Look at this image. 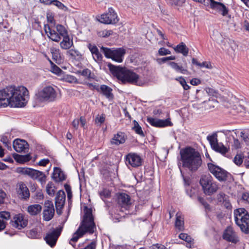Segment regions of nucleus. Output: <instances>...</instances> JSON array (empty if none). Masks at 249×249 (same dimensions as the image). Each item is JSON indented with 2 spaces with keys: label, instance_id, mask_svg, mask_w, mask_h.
Here are the masks:
<instances>
[{
  "label": "nucleus",
  "instance_id": "1",
  "mask_svg": "<svg viewBox=\"0 0 249 249\" xmlns=\"http://www.w3.org/2000/svg\"><path fill=\"white\" fill-rule=\"evenodd\" d=\"M29 98V91L23 86H10L0 90V107H23Z\"/></svg>",
  "mask_w": 249,
  "mask_h": 249
},
{
  "label": "nucleus",
  "instance_id": "2",
  "mask_svg": "<svg viewBox=\"0 0 249 249\" xmlns=\"http://www.w3.org/2000/svg\"><path fill=\"white\" fill-rule=\"evenodd\" d=\"M84 212L83 220L69 241L70 244L74 248L75 246V243L80 237H82L86 233L92 234L96 229L91 210L85 207Z\"/></svg>",
  "mask_w": 249,
  "mask_h": 249
},
{
  "label": "nucleus",
  "instance_id": "3",
  "mask_svg": "<svg viewBox=\"0 0 249 249\" xmlns=\"http://www.w3.org/2000/svg\"><path fill=\"white\" fill-rule=\"evenodd\" d=\"M182 165L192 172H196L201 166L202 160L199 153L194 148L188 147L181 153Z\"/></svg>",
  "mask_w": 249,
  "mask_h": 249
},
{
  "label": "nucleus",
  "instance_id": "4",
  "mask_svg": "<svg viewBox=\"0 0 249 249\" xmlns=\"http://www.w3.org/2000/svg\"><path fill=\"white\" fill-rule=\"evenodd\" d=\"M108 67L112 74L121 81L122 83H128L138 86L142 85V82L140 80L139 75L134 71L110 64L108 65Z\"/></svg>",
  "mask_w": 249,
  "mask_h": 249
},
{
  "label": "nucleus",
  "instance_id": "5",
  "mask_svg": "<svg viewBox=\"0 0 249 249\" xmlns=\"http://www.w3.org/2000/svg\"><path fill=\"white\" fill-rule=\"evenodd\" d=\"M234 220L241 231L249 233V214L244 208H239L234 211Z\"/></svg>",
  "mask_w": 249,
  "mask_h": 249
},
{
  "label": "nucleus",
  "instance_id": "6",
  "mask_svg": "<svg viewBox=\"0 0 249 249\" xmlns=\"http://www.w3.org/2000/svg\"><path fill=\"white\" fill-rule=\"evenodd\" d=\"M199 182L204 193L207 195H212L218 189V184L213 180L210 174L202 176Z\"/></svg>",
  "mask_w": 249,
  "mask_h": 249
},
{
  "label": "nucleus",
  "instance_id": "7",
  "mask_svg": "<svg viewBox=\"0 0 249 249\" xmlns=\"http://www.w3.org/2000/svg\"><path fill=\"white\" fill-rule=\"evenodd\" d=\"M37 99L41 102H53L56 100L57 93L52 86L44 87L36 94Z\"/></svg>",
  "mask_w": 249,
  "mask_h": 249
},
{
  "label": "nucleus",
  "instance_id": "8",
  "mask_svg": "<svg viewBox=\"0 0 249 249\" xmlns=\"http://www.w3.org/2000/svg\"><path fill=\"white\" fill-rule=\"evenodd\" d=\"M56 30L57 32L51 29L49 25H45L44 26V30L47 36L53 41L59 42L61 39V36L68 35L66 28L61 24L56 25Z\"/></svg>",
  "mask_w": 249,
  "mask_h": 249
},
{
  "label": "nucleus",
  "instance_id": "9",
  "mask_svg": "<svg viewBox=\"0 0 249 249\" xmlns=\"http://www.w3.org/2000/svg\"><path fill=\"white\" fill-rule=\"evenodd\" d=\"M101 50L107 58H111L113 60L119 63L123 61L124 56L125 53V50L123 48L110 49L102 47Z\"/></svg>",
  "mask_w": 249,
  "mask_h": 249
},
{
  "label": "nucleus",
  "instance_id": "10",
  "mask_svg": "<svg viewBox=\"0 0 249 249\" xmlns=\"http://www.w3.org/2000/svg\"><path fill=\"white\" fill-rule=\"evenodd\" d=\"M210 172L220 181H224L231 177V175L223 169L212 163H208Z\"/></svg>",
  "mask_w": 249,
  "mask_h": 249
},
{
  "label": "nucleus",
  "instance_id": "11",
  "mask_svg": "<svg viewBox=\"0 0 249 249\" xmlns=\"http://www.w3.org/2000/svg\"><path fill=\"white\" fill-rule=\"evenodd\" d=\"M99 21L106 24H115L119 21L117 14L112 8H109L108 12L101 15Z\"/></svg>",
  "mask_w": 249,
  "mask_h": 249
},
{
  "label": "nucleus",
  "instance_id": "12",
  "mask_svg": "<svg viewBox=\"0 0 249 249\" xmlns=\"http://www.w3.org/2000/svg\"><path fill=\"white\" fill-rule=\"evenodd\" d=\"M23 174L27 175L34 179H37L41 183H44L46 181V176L44 173L38 170L29 168H24L21 170Z\"/></svg>",
  "mask_w": 249,
  "mask_h": 249
},
{
  "label": "nucleus",
  "instance_id": "13",
  "mask_svg": "<svg viewBox=\"0 0 249 249\" xmlns=\"http://www.w3.org/2000/svg\"><path fill=\"white\" fill-rule=\"evenodd\" d=\"M28 223L27 217L23 214L18 213L14 216L11 220V225L18 230L26 227Z\"/></svg>",
  "mask_w": 249,
  "mask_h": 249
},
{
  "label": "nucleus",
  "instance_id": "14",
  "mask_svg": "<svg viewBox=\"0 0 249 249\" xmlns=\"http://www.w3.org/2000/svg\"><path fill=\"white\" fill-rule=\"evenodd\" d=\"M62 231V228H57L48 232L44 238L46 243L51 247L55 246L58 237Z\"/></svg>",
  "mask_w": 249,
  "mask_h": 249
},
{
  "label": "nucleus",
  "instance_id": "15",
  "mask_svg": "<svg viewBox=\"0 0 249 249\" xmlns=\"http://www.w3.org/2000/svg\"><path fill=\"white\" fill-rule=\"evenodd\" d=\"M54 214V209L52 201L47 200L45 202L43 212V219L47 221L53 218Z\"/></svg>",
  "mask_w": 249,
  "mask_h": 249
},
{
  "label": "nucleus",
  "instance_id": "16",
  "mask_svg": "<svg viewBox=\"0 0 249 249\" xmlns=\"http://www.w3.org/2000/svg\"><path fill=\"white\" fill-rule=\"evenodd\" d=\"M142 159L138 154L130 153L125 157V163L127 165H130L133 167H137L142 165Z\"/></svg>",
  "mask_w": 249,
  "mask_h": 249
},
{
  "label": "nucleus",
  "instance_id": "17",
  "mask_svg": "<svg viewBox=\"0 0 249 249\" xmlns=\"http://www.w3.org/2000/svg\"><path fill=\"white\" fill-rule=\"evenodd\" d=\"M66 200V195L64 191L59 190L56 194L55 204L56 212L58 214L61 213V209L64 206Z\"/></svg>",
  "mask_w": 249,
  "mask_h": 249
},
{
  "label": "nucleus",
  "instance_id": "18",
  "mask_svg": "<svg viewBox=\"0 0 249 249\" xmlns=\"http://www.w3.org/2000/svg\"><path fill=\"white\" fill-rule=\"evenodd\" d=\"M213 148L216 151L224 155L228 152L229 148L225 146L222 143H218L217 139L212 136L208 139Z\"/></svg>",
  "mask_w": 249,
  "mask_h": 249
},
{
  "label": "nucleus",
  "instance_id": "19",
  "mask_svg": "<svg viewBox=\"0 0 249 249\" xmlns=\"http://www.w3.org/2000/svg\"><path fill=\"white\" fill-rule=\"evenodd\" d=\"M17 190L19 197L27 199L30 196L29 190L26 185L23 182H19L17 185Z\"/></svg>",
  "mask_w": 249,
  "mask_h": 249
},
{
  "label": "nucleus",
  "instance_id": "20",
  "mask_svg": "<svg viewBox=\"0 0 249 249\" xmlns=\"http://www.w3.org/2000/svg\"><path fill=\"white\" fill-rule=\"evenodd\" d=\"M223 237L224 239L232 243H236L238 241L236 233L230 226L227 227L225 230Z\"/></svg>",
  "mask_w": 249,
  "mask_h": 249
},
{
  "label": "nucleus",
  "instance_id": "21",
  "mask_svg": "<svg viewBox=\"0 0 249 249\" xmlns=\"http://www.w3.org/2000/svg\"><path fill=\"white\" fill-rule=\"evenodd\" d=\"M117 202L122 208L126 209V207L131 204L130 197L125 193H120L117 196Z\"/></svg>",
  "mask_w": 249,
  "mask_h": 249
},
{
  "label": "nucleus",
  "instance_id": "22",
  "mask_svg": "<svg viewBox=\"0 0 249 249\" xmlns=\"http://www.w3.org/2000/svg\"><path fill=\"white\" fill-rule=\"evenodd\" d=\"M13 147L17 152H25L28 148V144L25 140L17 139L13 142Z\"/></svg>",
  "mask_w": 249,
  "mask_h": 249
},
{
  "label": "nucleus",
  "instance_id": "23",
  "mask_svg": "<svg viewBox=\"0 0 249 249\" xmlns=\"http://www.w3.org/2000/svg\"><path fill=\"white\" fill-rule=\"evenodd\" d=\"M126 140V136L122 132H118L114 134L110 140V143L112 145H119L125 142Z\"/></svg>",
  "mask_w": 249,
  "mask_h": 249
},
{
  "label": "nucleus",
  "instance_id": "24",
  "mask_svg": "<svg viewBox=\"0 0 249 249\" xmlns=\"http://www.w3.org/2000/svg\"><path fill=\"white\" fill-rule=\"evenodd\" d=\"M147 122L152 126L156 127H164L170 125V122L168 120H160L153 118H148Z\"/></svg>",
  "mask_w": 249,
  "mask_h": 249
},
{
  "label": "nucleus",
  "instance_id": "25",
  "mask_svg": "<svg viewBox=\"0 0 249 249\" xmlns=\"http://www.w3.org/2000/svg\"><path fill=\"white\" fill-rule=\"evenodd\" d=\"M10 218L9 212L2 211L0 212V231L3 230L6 226L7 221Z\"/></svg>",
  "mask_w": 249,
  "mask_h": 249
},
{
  "label": "nucleus",
  "instance_id": "26",
  "mask_svg": "<svg viewBox=\"0 0 249 249\" xmlns=\"http://www.w3.org/2000/svg\"><path fill=\"white\" fill-rule=\"evenodd\" d=\"M53 177V179L56 182L61 181L66 179L63 171L58 167L54 168Z\"/></svg>",
  "mask_w": 249,
  "mask_h": 249
},
{
  "label": "nucleus",
  "instance_id": "27",
  "mask_svg": "<svg viewBox=\"0 0 249 249\" xmlns=\"http://www.w3.org/2000/svg\"><path fill=\"white\" fill-rule=\"evenodd\" d=\"M100 91L108 99L113 98V94L112 93V89L108 86L102 85L100 87Z\"/></svg>",
  "mask_w": 249,
  "mask_h": 249
},
{
  "label": "nucleus",
  "instance_id": "28",
  "mask_svg": "<svg viewBox=\"0 0 249 249\" xmlns=\"http://www.w3.org/2000/svg\"><path fill=\"white\" fill-rule=\"evenodd\" d=\"M175 227L179 231H183L184 229V218L182 216L181 213L179 212L176 214Z\"/></svg>",
  "mask_w": 249,
  "mask_h": 249
},
{
  "label": "nucleus",
  "instance_id": "29",
  "mask_svg": "<svg viewBox=\"0 0 249 249\" xmlns=\"http://www.w3.org/2000/svg\"><path fill=\"white\" fill-rule=\"evenodd\" d=\"M63 40L60 43V46L62 49H69L73 45L72 40H70L68 35L63 36Z\"/></svg>",
  "mask_w": 249,
  "mask_h": 249
},
{
  "label": "nucleus",
  "instance_id": "30",
  "mask_svg": "<svg viewBox=\"0 0 249 249\" xmlns=\"http://www.w3.org/2000/svg\"><path fill=\"white\" fill-rule=\"evenodd\" d=\"M175 51L178 53H182L184 56H187L188 54L189 49L183 42H181L175 48Z\"/></svg>",
  "mask_w": 249,
  "mask_h": 249
},
{
  "label": "nucleus",
  "instance_id": "31",
  "mask_svg": "<svg viewBox=\"0 0 249 249\" xmlns=\"http://www.w3.org/2000/svg\"><path fill=\"white\" fill-rule=\"evenodd\" d=\"M42 209V207L39 204L31 205L28 207V212L32 215H36L39 213Z\"/></svg>",
  "mask_w": 249,
  "mask_h": 249
},
{
  "label": "nucleus",
  "instance_id": "32",
  "mask_svg": "<svg viewBox=\"0 0 249 249\" xmlns=\"http://www.w3.org/2000/svg\"><path fill=\"white\" fill-rule=\"evenodd\" d=\"M215 5L213 6L212 9L218 10V11L223 16H226L228 15V10L226 7L222 3H215Z\"/></svg>",
  "mask_w": 249,
  "mask_h": 249
},
{
  "label": "nucleus",
  "instance_id": "33",
  "mask_svg": "<svg viewBox=\"0 0 249 249\" xmlns=\"http://www.w3.org/2000/svg\"><path fill=\"white\" fill-rule=\"evenodd\" d=\"M168 65L177 72H179L182 74H186L188 72V71L186 69L179 66L177 63L170 62L168 63Z\"/></svg>",
  "mask_w": 249,
  "mask_h": 249
},
{
  "label": "nucleus",
  "instance_id": "34",
  "mask_svg": "<svg viewBox=\"0 0 249 249\" xmlns=\"http://www.w3.org/2000/svg\"><path fill=\"white\" fill-rule=\"evenodd\" d=\"M14 158L17 162L22 163L28 162L31 159V157L30 154L25 155L16 154Z\"/></svg>",
  "mask_w": 249,
  "mask_h": 249
},
{
  "label": "nucleus",
  "instance_id": "35",
  "mask_svg": "<svg viewBox=\"0 0 249 249\" xmlns=\"http://www.w3.org/2000/svg\"><path fill=\"white\" fill-rule=\"evenodd\" d=\"M134 126L132 127V129L138 134L141 136L143 137L144 136L143 132L142 129V127L139 125L138 123L134 120L133 121Z\"/></svg>",
  "mask_w": 249,
  "mask_h": 249
},
{
  "label": "nucleus",
  "instance_id": "36",
  "mask_svg": "<svg viewBox=\"0 0 249 249\" xmlns=\"http://www.w3.org/2000/svg\"><path fill=\"white\" fill-rule=\"evenodd\" d=\"M79 73L88 79H93L94 77V74L92 73L91 71L88 69H84L83 71H79Z\"/></svg>",
  "mask_w": 249,
  "mask_h": 249
},
{
  "label": "nucleus",
  "instance_id": "37",
  "mask_svg": "<svg viewBox=\"0 0 249 249\" xmlns=\"http://www.w3.org/2000/svg\"><path fill=\"white\" fill-rule=\"evenodd\" d=\"M47 193L51 196H53L54 195L55 193L54 186L52 182H49L46 187Z\"/></svg>",
  "mask_w": 249,
  "mask_h": 249
},
{
  "label": "nucleus",
  "instance_id": "38",
  "mask_svg": "<svg viewBox=\"0 0 249 249\" xmlns=\"http://www.w3.org/2000/svg\"><path fill=\"white\" fill-rule=\"evenodd\" d=\"M50 51L52 54V57L53 60L56 61L60 58V54L59 49L53 47L51 48Z\"/></svg>",
  "mask_w": 249,
  "mask_h": 249
},
{
  "label": "nucleus",
  "instance_id": "39",
  "mask_svg": "<svg viewBox=\"0 0 249 249\" xmlns=\"http://www.w3.org/2000/svg\"><path fill=\"white\" fill-rule=\"evenodd\" d=\"M105 117L106 116L104 114H102L101 115H97L95 119V124L97 125L101 126L105 122Z\"/></svg>",
  "mask_w": 249,
  "mask_h": 249
},
{
  "label": "nucleus",
  "instance_id": "40",
  "mask_svg": "<svg viewBox=\"0 0 249 249\" xmlns=\"http://www.w3.org/2000/svg\"><path fill=\"white\" fill-rule=\"evenodd\" d=\"M178 237L180 239L183 240L189 244H191L193 241V239L192 237L185 233H181L179 234Z\"/></svg>",
  "mask_w": 249,
  "mask_h": 249
},
{
  "label": "nucleus",
  "instance_id": "41",
  "mask_svg": "<svg viewBox=\"0 0 249 249\" xmlns=\"http://www.w3.org/2000/svg\"><path fill=\"white\" fill-rule=\"evenodd\" d=\"M67 54L73 58H75L76 57H79L81 55L80 52L78 50L73 49H70L68 51Z\"/></svg>",
  "mask_w": 249,
  "mask_h": 249
},
{
  "label": "nucleus",
  "instance_id": "42",
  "mask_svg": "<svg viewBox=\"0 0 249 249\" xmlns=\"http://www.w3.org/2000/svg\"><path fill=\"white\" fill-rule=\"evenodd\" d=\"M50 62L51 65V71L57 75L61 74L62 72V71L58 66L53 64L51 60H50Z\"/></svg>",
  "mask_w": 249,
  "mask_h": 249
},
{
  "label": "nucleus",
  "instance_id": "43",
  "mask_svg": "<svg viewBox=\"0 0 249 249\" xmlns=\"http://www.w3.org/2000/svg\"><path fill=\"white\" fill-rule=\"evenodd\" d=\"M112 34H113V31L112 30H103V31L98 32V35L100 37H108L109 36L112 35Z\"/></svg>",
  "mask_w": 249,
  "mask_h": 249
},
{
  "label": "nucleus",
  "instance_id": "44",
  "mask_svg": "<svg viewBox=\"0 0 249 249\" xmlns=\"http://www.w3.org/2000/svg\"><path fill=\"white\" fill-rule=\"evenodd\" d=\"M52 3L57 7L59 9H61L64 11L68 10V8L65 6L62 3L57 0H54Z\"/></svg>",
  "mask_w": 249,
  "mask_h": 249
},
{
  "label": "nucleus",
  "instance_id": "45",
  "mask_svg": "<svg viewBox=\"0 0 249 249\" xmlns=\"http://www.w3.org/2000/svg\"><path fill=\"white\" fill-rule=\"evenodd\" d=\"M64 79H65L66 81L70 83H77V78L72 75H66L65 76Z\"/></svg>",
  "mask_w": 249,
  "mask_h": 249
},
{
  "label": "nucleus",
  "instance_id": "46",
  "mask_svg": "<svg viewBox=\"0 0 249 249\" xmlns=\"http://www.w3.org/2000/svg\"><path fill=\"white\" fill-rule=\"evenodd\" d=\"M27 234L28 237L31 238H36L38 236V233L36 229L30 230Z\"/></svg>",
  "mask_w": 249,
  "mask_h": 249
},
{
  "label": "nucleus",
  "instance_id": "47",
  "mask_svg": "<svg viewBox=\"0 0 249 249\" xmlns=\"http://www.w3.org/2000/svg\"><path fill=\"white\" fill-rule=\"evenodd\" d=\"M100 195L102 199H104L105 198H107L110 196V192L107 189H104L101 192H100Z\"/></svg>",
  "mask_w": 249,
  "mask_h": 249
},
{
  "label": "nucleus",
  "instance_id": "48",
  "mask_svg": "<svg viewBox=\"0 0 249 249\" xmlns=\"http://www.w3.org/2000/svg\"><path fill=\"white\" fill-rule=\"evenodd\" d=\"M227 198H229V196L224 193H220L217 195V199L219 202H223L224 201H226Z\"/></svg>",
  "mask_w": 249,
  "mask_h": 249
},
{
  "label": "nucleus",
  "instance_id": "49",
  "mask_svg": "<svg viewBox=\"0 0 249 249\" xmlns=\"http://www.w3.org/2000/svg\"><path fill=\"white\" fill-rule=\"evenodd\" d=\"M234 162L237 165H240L243 162L242 156L239 154L236 155L234 158Z\"/></svg>",
  "mask_w": 249,
  "mask_h": 249
},
{
  "label": "nucleus",
  "instance_id": "50",
  "mask_svg": "<svg viewBox=\"0 0 249 249\" xmlns=\"http://www.w3.org/2000/svg\"><path fill=\"white\" fill-rule=\"evenodd\" d=\"M171 53V52L168 49H167L165 48H160L159 50V53L161 56L170 54Z\"/></svg>",
  "mask_w": 249,
  "mask_h": 249
},
{
  "label": "nucleus",
  "instance_id": "51",
  "mask_svg": "<svg viewBox=\"0 0 249 249\" xmlns=\"http://www.w3.org/2000/svg\"><path fill=\"white\" fill-rule=\"evenodd\" d=\"M92 55L94 60L96 62H99L102 61L103 57L102 54L99 53V51L97 52L96 53H94Z\"/></svg>",
  "mask_w": 249,
  "mask_h": 249
},
{
  "label": "nucleus",
  "instance_id": "52",
  "mask_svg": "<svg viewBox=\"0 0 249 249\" xmlns=\"http://www.w3.org/2000/svg\"><path fill=\"white\" fill-rule=\"evenodd\" d=\"M88 48L90 51L91 52L92 55L94 53H97V52L99 51L97 47L96 46L91 45V44H89Z\"/></svg>",
  "mask_w": 249,
  "mask_h": 249
},
{
  "label": "nucleus",
  "instance_id": "53",
  "mask_svg": "<svg viewBox=\"0 0 249 249\" xmlns=\"http://www.w3.org/2000/svg\"><path fill=\"white\" fill-rule=\"evenodd\" d=\"M87 84L90 89H91L92 90L96 89L98 91H100V88L99 87V86L98 85H96V84L94 85L92 83H88Z\"/></svg>",
  "mask_w": 249,
  "mask_h": 249
},
{
  "label": "nucleus",
  "instance_id": "54",
  "mask_svg": "<svg viewBox=\"0 0 249 249\" xmlns=\"http://www.w3.org/2000/svg\"><path fill=\"white\" fill-rule=\"evenodd\" d=\"M198 200L206 209H209V205L205 201L204 199L201 197H198Z\"/></svg>",
  "mask_w": 249,
  "mask_h": 249
},
{
  "label": "nucleus",
  "instance_id": "55",
  "mask_svg": "<svg viewBox=\"0 0 249 249\" xmlns=\"http://www.w3.org/2000/svg\"><path fill=\"white\" fill-rule=\"evenodd\" d=\"M49 161H50V160L49 159H44L40 160L38 162V164L39 166H45L49 162Z\"/></svg>",
  "mask_w": 249,
  "mask_h": 249
},
{
  "label": "nucleus",
  "instance_id": "56",
  "mask_svg": "<svg viewBox=\"0 0 249 249\" xmlns=\"http://www.w3.org/2000/svg\"><path fill=\"white\" fill-rule=\"evenodd\" d=\"M200 67H205L207 69H211L212 68V66L211 63L209 62H203V63H200V65H199Z\"/></svg>",
  "mask_w": 249,
  "mask_h": 249
},
{
  "label": "nucleus",
  "instance_id": "57",
  "mask_svg": "<svg viewBox=\"0 0 249 249\" xmlns=\"http://www.w3.org/2000/svg\"><path fill=\"white\" fill-rule=\"evenodd\" d=\"M201 81L198 78H193L190 81V83L192 85L196 86L200 84Z\"/></svg>",
  "mask_w": 249,
  "mask_h": 249
},
{
  "label": "nucleus",
  "instance_id": "58",
  "mask_svg": "<svg viewBox=\"0 0 249 249\" xmlns=\"http://www.w3.org/2000/svg\"><path fill=\"white\" fill-rule=\"evenodd\" d=\"M6 194L2 190H0V204L4 202Z\"/></svg>",
  "mask_w": 249,
  "mask_h": 249
},
{
  "label": "nucleus",
  "instance_id": "59",
  "mask_svg": "<svg viewBox=\"0 0 249 249\" xmlns=\"http://www.w3.org/2000/svg\"><path fill=\"white\" fill-rule=\"evenodd\" d=\"M65 189H66V191L67 192L68 197L69 198H70L72 196V194H71V188L68 185H65Z\"/></svg>",
  "mask_w": 249,
  "mask_h": 249
},
{
  "label": "nucleus",
  "instance_id": "60",
  "mask_svg": "<svg viewBox=\"0 0 249 249\" xmlns=\"http://www.w3.org/2000/svg\"><path fill=\"white\" fill-rule=\"evenodd\" d=\"M242 199L246 201V203L249 204V194L248 193H245L242 196Z\"/></svg>",
  "mask_w": 249,
  "mask_h": 249
},
{
  "label": "nucleus",
  "instance_id": "61",
  "mask_svg": "<svg viewBox=\"0 0 249 249\" xmlns=\"http://www.w3.org/2000/svg\"><path fill=\"white\" fill-rule=\"evenodd\" d=\"M222 203L227 209H230L231 207L229 198L226 199V200L224 201Z\"/></svg>",
  "mask_w": 249,
  "mask_h": 249
},
{
  "label": "nucleus",
  "instance_id": "62",
  "mask_svg": "<svg viewBox=\"0 0 249 249\" xmlns=\"http://www.w3.org/2000/svg\"><path fill=\"white\" fill-rule=\"evenodd\" d=\"M79 124V120L78 119H75L72 122V125L75 129L78 128Z\"/></svg>",
  "mask_w": 249,
  "mask_h": 249
},
{
  "label": "nucleus",
  "instance_id": "63",
  "mask_svg": "<svg viewBox=\"0 0 249 249\" xmlns=\"http://www.w3.org/2000/svg\"><path fill=\"white\" fill-rule=\"evenodd\" d=\"M176 80L178 81L182 86H183V85H184L186 83L185 80L182 77L177 78L176 79Z\"/></svg>",
  "mask_w": 249,
  "mask_h": 249
},
{
  "label": "nucleus",
  "instance_id": "64",
  "mask_svg": "<svg viewBox=\"0 0 249 249\" xmlns=\"http://www.w3.org/2000/svg\"><path fill=\"white\" fill-rule=\"evenodd\" d=\"M244 165L247 168H249V155L245 158Z\"/></svg>",
  "mask_w": 249,
  "mask_h": 249
}]
</instances>
